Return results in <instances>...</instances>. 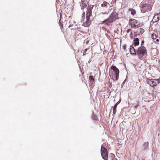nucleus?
I'll return each mask as SVG.
<instances>
[{
    "instance_id": "nucleus-27",
    "label": "nucleus",
    "mask_w": 160,
    "mask_h": 160,
    "mask_svg": "<svg viewBox=\"0 0 160 160\" xmlns=\"http://www.w3.org/2000/svg\"><path fill=\"white\" fill-rule=\"evenodd\" d=\"M100 14H108V13H106V12H102Z\"/></svg>"
},
{
    "instance_id": "nucleus-26",
    "label": "nucleus",
    "mask_w": 160,
    "mask_h": 160,
    "mask_svg": "<svg viewBox=\"0 0 160 160\" xmlns=\"http://www.w3.org/2000/svg\"><path fill=\"white\" fill-rule=\"evenodd\" d=\"M144 41L143 40L141 42V46H142V45L144 44Z\"/></svg>"
},
{
    "instance_id": "nucleus-2",
    "label": "nucleus",
    "mask_w": 160,
    "mask_h": 160,
    "mask_svg": "<svg viewBox=\"0 0 160 160\" xmlns=\"http://www.w3.org/2000/svg\"><path fill=\"white\" fill-rule=\"evenodd\" d=\"M118 18V13L116 12H113L107 19L102 22V23L109 26L111 23Z\"/></svg>"
},
{
    "instance_id": "nucleus-28",
    "label": "nucleus",
    "mask_w": 160,
    "mask_h": 160,
    "mask_svg": "<svg viewBox=\"0 0 160 160\" xmlns=\"http://www.w3.org/2000/svg\"><path fill=\"white\" fill-rule=\"evenodd\" d=\"M156 41L157 42H158L159 41V39H157Z\"/></svg>"
},
{
    "instance_id": "nucleus-15",
    "label": "nucleus",
    "mask_w": 160,
    "mask_h": 160,
    "mask_svg": "<svg viewBox=\"0 0 160 160\" xmlns=\"http://www.w3.org/2000/svg\"><path fill=\"white\" fill-rule=\"evenodd\" d=\"M118 102H117V103H116L115 105H114L113 110V113L114 114H115L116 112V108L117 107V106L118 105Z\"/></svg>"
},
{
    "instance_id": "nucleus-7",
    "label": "nucleus",
    "mask_w": 160,
    "mask_h": 160,
    "mask_svg": "<svg viewBox=\"0 0 160 160\" xmlns=\"http://www.w3.org/2000/svg\"><path fill=\"white\" fill-rule=\"evenodd\" d=\"M147 83L152 87L156 86L160 83V79L148 78L146 80Z\"/></svg>"
},
{
    "instance_id": "nucleus-17",
    "label": "nucleus",
    "mask_w": 160,
    "mask_h": 160,
    "mask_svg": "<svg viewBox=\"0 0 160 160\" xmlns=\"http://www.w3.org/2000/svg\"><path fill=\"white\" fill-rule=\"evenodd\" d=\"M158 35L155 33H152L151 35V38L153 39H156L158 37Z\"/></svg>"
},
{
    "instance_id": "nucleus-13",
    "label": "nucleus",
    "mask_w": 160,
    "mask_h": 160,
    "mask_svg": "<svg viewBox=\"0 0 160 160\" xmlns=\"http://www.w3.org/2000/svg\"><path fill=\"white\" fill-rule=\"evenodd\" d=\"M101 6L102 7H108V6L110 7V4L106 1H104L103 2V3L101 4Z\"/></svg>"
},
{
    "instance_id": "nucleus-19",
    "label": "nucleus",
    "mask_w": 160,
    "mask_h": 160,
    "mask_svg": "<svg viewBox=\"0 0 160 160\" xmlns=\"http://www.w3.org/2000/svg\"><path fill=\"white\" fill-rule=\"evenodd\" d=\"M92 118L94 120H98L97 117L95 114H93L92 116Z\"/></svg>"
},
{
    "instance_id": "nucleus-5",
    "label": "nucleus",
    "mask_w": 160,
    "mask_h": 160,
    "mask_svg": "<svg viewBox=\"0 0 160 160\" xmlns=\"http://www.w3.org/2000/svg\"><path fill=\"white\" fill-rule=\"evenodd\" d=\"M147 49L144 47L141 46L136 50V55L138 56L140 59H142V57L147 53Z\"/></svg>"
},
{
    "instance_id": "nucleus-22",
    "label": "nucleus",
    "mask_w": 160,
    "mask_h": 160,
    "mask_svg": "<svg viewBox=\"0 0 160 160\" xmlns=\"http://www.w3.org/2000/svg\"><path fill=\"white\" fill-rule=\"evenodd\" d=\"M144 30L143 28H140L139 32L141 33H143L144 32Z\"/></svg>"
},
{
    "instance_id": "nucleus-16",
    "label": "nucleus",
    "mask_w": 160,
    "mask_h": 160,
    "mask_svg": "<svg viewBox=\"0 0 160 160\" xmlns=\"http://www.w3.org/2000/svg\"><path fill=\"white\" fill-rule=\"evenodd\" d=\"M159 18L158 17V14L154 15L153 17V19L155 20V22H157L159 20Z\"/></svg>"
},
{
    "instance_id": "nucleus-11",
    "label": "nucleus",
    "mask_w": 160,
    "mask_h": 160,
    "mask_svg": "<svg viewBox=\"0 0 160 160\" xmlns=\"http://www.w3.org/2000/svg\"><path fill=\"white\" fill-rule=\"evenodd\" d=\"M89 80L90 81V85L92 86H93V83H94V79L92 76H89Z\"/></svg>"
},
{
    "instance_id": "nucleus-23",
    "label": "nucleus",
    "mask_w": 160,
    "mask_h": 160,
    "mask_svg": "<svg viewBox=\"0 0 160 160\" xmlns=\"http://www.w3.org/2000/svg\"><path fill=\"white\" fill-rule=\"evenodd\" d=\"M126 45H125L122 47V48L124 50H125L126 49Z\"/></svg>"
},
{
    "instance_id": "nucleus-18",
    "label": "nucleus",
    "mask_w": 160,
    "mask_h": 160,
    "mask_svg": "<svg viewBox=\"0 0 160 160\" xmlns=\"http://www.w3.org/2000/svg\"><path fill=\"white\" fill-rule=\"evenodd\" d=\"M149 143L148 142H145L143 144V146L144 147V149L145 150L147 149Z\"/></svg>"
},
{
    "instance_id": "nucleus-24",
    "label": "nucleus",
    "mask_w": 160,
    "mask_h": 160,
    "mask_svg": "<svg viewBox=\"0 0 160 160\" xmlns=\"http://www.w3.org/2000/svg\"><path fill=\"white\" fill-rule=\"evenodd\" d=\"M131 30V29H128L126 31V32L127 33H129Z\"/></svg>"
},
{
    "instance_id": "nucleus-6",
    "label": "nucleus",
    "mask_w": 160,
    "mask_h": 160,
    "mask_svg": "<svg viewBox=\"0 0 160 160\" xmlns=\"http://www.w3.org/2000/svg\"><path fill=\"white\" fill-rule=\"evenodd\" d=\"M129 24L130 25L131 27L135 28L142 27L143 25L142 23H138V21L134 19H130Z\"/></svg>"
},
{
    "instance_id": "nucleus-3",
    "label": "nucleus",
    "mask_w": 160,
    "mask_h": 160,
    "mask_svg": "<svg viewBox=\"0 0 160 160\" xmlns=\"http://www.w3.org/2000/svg\"><path fill=\"white\" fill-rule=\"evenodd\" d=\"M153 2L148 1L142 2L140 4V7L142 12H146L149 11L151 10L152 7Z\"/></svg>"
},
{
    "instance_id": "nucleus-25",
    "label": "nucleus",
    "mask_w": 160,
    "mask_h": 160,
    "mask_svg": "<svg viewBox=\"0 0 160 160\" xmlns=\"http://www.w3.org/2000/svg\"><path fill=\"white\" fill-rule=\"evenodd\" d=\"M82 16H83V17H84V18H85V12H84L83 13V14H82Z\"/></svg>"
},
{
    "instance_id": "nucleus-10",
    "label": "nucleus",
    "mask_w": 160,
    "mask_h": 160,
    "mask_svg": "<svg viewBox=\"0 0 160 160\" xmlns=\"http://www.w3.org/2000/svg\"><path fill=\"white\" fill-rule=\"evenodd\" d=\"M133 45L134 46H138L139 45V39L138 38H136L133 40Z\"/></svg>"
},
{
    "instance_id": "nucleus-1",
    "label": "nucleus",
    "mask_w": 160,
    "mask_h": 160,
    "mask_svg": "<svg viewBox=\"0 0 160 160\" xmlns=\"http://www.w3.org/2000/svg\"><path fill=\"white\" fill-rule=\"evenodd\" d=\"M93 7V5L88 6L87 8L86 12V20L83 23V25L85 27H88L91 24V21L90 19V17L92 15V10Z\"/></svg>"
},
{
    "instance_id": "nucleus-20",
    "label": "nucleus",
    "mask_w": 160,
    "mask_h": 160,
    "mask_svg": "<svg viewBox=\"0 0 160 160\" xmlns=\"http://www.w3.org/2000/svg\"><path fill=\"white\" fill-rule=\"evenodd\" d=\"M130 10L131 11V14L132 15H134L136 14V12L135 10L131 9Z\"/></svg>"
},
{
    "instance_id": "nucleus-8",
    "label": "nucleus",
    "mask_w": 160,
    "mask_h": 160,
    "mask_svg": "<svg viewBox=\"0 0 160 160\" xmlns=\"http://www.w3.org/2000/svg\"><path fill=\"white\" fill-rule=\"evenodd\" d=\"M101 152L103 159L107 160L108 158V152L107 149L104 147H102L101 149Z\"/></svg>"
},
{
    "instance_id": "nucleus-9",
    "label": "nucleus",
    "mask_w": 160,
    "mask_h": 160,
    "mask_svg": "<svg viewBox=\"0 0 160 160\" xmlns=\"http://www.w3.org/2000/svg\"><path fill=\"white\" fill-rule=\"evenodd\" d=\"M88 4L87 1H81L80 6L82 8V9L83 8L86 7Z\"/></svg>"
},
{
    "instance_id": "nucleus-4",
    "label": "nucleus",
    "mask_w": 160,
    "mask_h": 160,
    "mask_svg": "<svg viewBox=\"0 0 160 160\" xmlns=\"http://www.w3.org/2000/svg\"><path fill=\"white\" fill-rule=\"evenodd\" d=\"M110 69L109 70V73L110 76L111 75L112 77L115 76L114 78H115V80H117L119 78V71L118 68L115 66L112 65L110 67Z\"/></svg>"
},
{
    "instance_id": "nucleus-12",
    "label": "nucleus",
    "mask_w": 160,
    "mask_h": 160,
    "mask_svg": "<svg viewBox=\"0 0 160 160\" xmlns=\"http://www.w3.org/2000/svg\"><path fill=\"white\" fill-rule=\"evenodd\" d=\"M129 49L130 51L131 54L136 55V50H135L134 48L133 47L131 46Z\"/></svg>"
},
{
    "instance_id": "nucleus-21",
    "label": "nucleus",
    "mask_w": 160,
    "mask_h": 160,
    "mask_svg": "<svg viewBox=\"0 0 160 160\" xmlns=\"http://www.w3.org/2000/svg\"><path fill=\"white\" fill-rule=\"evenodd\" d=\"M60 17H60V19L59 21V24L60 26L62 28H63V26L61 22H60V21L61 20V14H60Z\"/></svg>"
},
{
    "instance_id": "nucleus-14",
    "label": "nucleus",
    "mask_w": 160,
    "mask_h": 160,
    "mask_svg": "<svg viewBox=\"0 0 160 160\" xmlns=\"http://www.w3.org/2000/svg\"><path fill=\"white\" fill-rule=\"evenodd\" d=\"M89 50V48H87L86 49H85L83 51V55H86L87 54H88L89 52H90L91 51V50H92V49L90 50L87 53V51L88 50Z\"/></svg>"
}]
</instances>
